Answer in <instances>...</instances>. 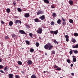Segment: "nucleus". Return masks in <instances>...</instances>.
<instances>
[{
    "mask_svg": "<svg viewBox=\"0 0 78 78\" xmlns=\"http://www.w3.org/2000/svg\"><path fill=\"white\" fill-rule=\"evenodd\" d=\"M73 51H74V53L75 54H77L78 53V51L77 50L75 51L74 50H73Z\"/></svg>",
    "mask_w": 78,
    "mask_h": 78,
    "instance_id": "nucleus-19",
    "label": "nucleus"
},
{
    "mask_svg": "<svg viewBox=\"0 0 78 78\" xmlns=\"http://www.w3.org/2000/svg\"><path fill=\"white\" fill-rule=\"evenodd\" d=\"M73 1H70L69 2V4L70 5H73Z\"/></svg>",
    "mask_w": 78,
    "mask_h": 78,
    "instance_id": "nucleus-20",
    "label": "nucleus"
},
{
    "mask_svg": "<svg viewBox=\"0 0 78 78\" xmlns=\"http://www.w3.org/2000/svg\"><path fill=\"white\" fill-rule=\"evenodd\" d=\"M39 19H41V20H44L45 19V16L43 15L39 17Z\"/></svg>",
    "mask_w": 78,
    "mask_h": 78,
    "instance_id": "nucleus-9",
    "label": "nucleus"
},
{
    "mask_svg": "<svg viewBox=\"0 0 78 78\" xmlns=\"http://www.w3.org/2000/svg\"><path fill=\"white\" fill-rule=\"evenodd\" d=\"M61 20L59 19L58 20L57 23L58 24L60 25L61 24Z\"/></svg>",
    "mask_w": 78,
    "mask_h": 78,
    "instance_id": "nucleus-12",
    "label": "nucleus"
},
{
    "mask_svg": "<svg viewBox=\"0 0 78 78\" xmlns=\"http://www.w3.org/2000/svg\"><path fill=\"white\" fill-rule=\"evenodd\" d=\"M45 55H46V56H47V53H45Z\"/></svg>",
    "mask_w": 78,
    "mask_h": 78,
    "instance_id": "nucleus-53",
    "label": "nucleus"
},
{
    "mask_svg": "<svg viewBox=\"0 0 78 78\" xmlns=\"http://www.w3.org/2000/svg\"><path fill=\"white\" fill-rule=\"evenodd\" d=\"M31 78H36V76L34 74H33L31 76Z\"/></svg>",
    "mask_w": 78,
    "mask_h": 78,
    "instance_id": "nucleus-16",
    "label": "nucleus"
},
{
    "mask_svg": "<svg viewBox=\"0 0 78 78\" xmlns=\"http://www.w3.org/2000/svg\"><path fill=\"white\" fill-rule=\"evenodd\" d=\"M17 10L19 12H22V9L20 8H17Z\"/></svg>",
    "mask_w": 78,
    "mask_h": 78,
    "instance_id": "nucleus-21",
    "label": "nucleus"
},
{
    "mask_svg": "<svg viewBox=\"0 0 78 78\" xmlns=\"http://www.w3.org/2000/svg\"><path fill=\"white\" fill-rule=\"evenodd\" d=\"M36 45L37 47H38V46L39 45V44L38 42H36Z\"/></svg>",
    "mask_w": 78,
    "mask_h": 78,
    "instance_id": "nucleus-23",
    "label": "nucleus"
},
{
    "mask_svg": "<svg viewBox=\"0 0 78 78\" xmlns=\"http://www.w3.org/2000/svg\"><path fill=\"white\" fill-rule=\"evenodd\" d=\"M11 54H9V56H10Z\"/></svg>",
    "mask_w": 78,
    "mask_h": 78,
    "instance_id": "nucleus-60",
    "label": "nucleus"
},
{
    "mask_svg": "<svg viewBox=\"0 0 78 78\" xmlns=\"http://www.w3.org/2000/svg\"><path fill=\"white\" fill-rule=\"evenodd\" d=\"M55 73H57L56 72H55Z\"/></svg>",
    "mask_w": 78,
    "mask_h": 78,
    "instance_id": "nucleus-61",
    "label": "nucleus"
},
{
    "mask_svg": "<svg viewBox=\"0 0 78 78\" xmlns=\"http://www.w3.org/2000/svg\"><path fill=\"white\" fill-rule=\"evenodd\" d=\"M73 64H71V67H73Z\"/></svg>",
    "mask_w": 78,
    "mask_h": 78,
    "instance_id": "nucleus-51",
    "label": "nucleus"
},
{
    "mask_svg": "<svg viewBox=\"0 0 78 78\" xmlns=\"http://www.w3.org/2000/svg\"><path fill=\"white\" fill-rule=\"evenodd\" d=\"M26 42L27 45H30V42L28 41H26Z\"/></svg>",
    "mask_w": 78,
    "mask_h": 78,
    "instance_id": "nucleus-28",
    "label": "nucleus"
},
{
    "mask_svg": "<svg viewBox=\"0 0 78 78\" xmlns=\"http://www.w3.org/2000/svg\"><path fill=\"white\" fill-rule=\"evenodd\" d=\"M27 64L28 65H31L33 64V62L31 60H28Z\"/></svg>",
    "mask_w": 78,
    "mask_h": 78,
    "instance_id": "nucleus-4",
    "label": "nucleus"
},
{
    "mask_svg": "<svg viewBox=\"0 0 78 78\" xmlns=\"http://www.w3.org/2000/svg\"><path fill=\"white\" fill-rule=\"evenodd\" d=\"M34 21L36 22H39V20L38 19H35L34 20Z\"/></svg>",
    "mask_w": 78,
    "mask_h": 78,
    "instance_id": "nucleus-17",
    "label": "nucleus"
},
{
    "mask_svg": "<svg viewBox=\"0 0 78 78\" xmlns=\"http://www.w3.org/2000/svg\"><path fill=\"white\" fill-rule=\"evenodd\" d=\"M5 38L6 39H9V37H8V36H5Z\"/></svg>",
    "mask_w": 78,
    "mask_h": 78,
    "instance_id": "nucleus-45",
    "label": "nucleus"
},
{
    "mask_svg": "<svg viewBox=\"0 0 78 78\" xmlns=\"http://www.w3.org/2000/svg\"><path fill=\"white\" fill-rule=\"evenodd\" d=\"M1 74H0V75Z\"/></svg>",
    "mask_w": 78,
    "mask_h": 78,
    "instance_id": "nucleus-63",
    "label": "nucleus"
},
{
    "mask_svg": "<svg viewBox=\"0 0 78 78\" xmlns=\"http://www.w3.org/2000/svg\"><path fill=\"white\" fill-rule=\"evenodd\" d=\"M74 36H78V33H74Z\"/></svg>",
    "mask_w": 78,
    "mask_h": 78,
    "instance_id": "nucleus-30",
    "label": "nucleus"
},
{
    "mask_svg": "<svg viewBox=\"0 0 78 78\" xmlns=\"http://www.w3.org/2000/svg\"><path fill=\"white\" fill-rule=\"evenodd\" d=\"M22 50H23V49H24V48H22Z\"/></svg>",
    "mask_w": 78,
    "mask_h": 78,
    "instance_id": "nucleus-59",
    "label": "nucleus"
},
{
    "mask_svg": "<svg viewBox=\"0 0 78 78\" xmlns=\"http://www.w3.org/2000/svg\"><path fill=\"white\" fill-rule=\"evenodd\" d=\"M15 24H17V23H20V24H21V21L20 20H16L15 21Z\"/></svg>",
    "mask_w": 78,
    "mask_h": 78,
    "instance_id": "nucleus-7",
    "label": "nucleus"
},
{
    "mask_svg": "<svg viewBox=\"0 0 78 78\" xmlns=\"http://www.w3.org/2000/svg\"><path fill=\"white\" fill-rule=\"evenodd\" d=\"M43 1L45 3H47V4H48L49 3V1L48 0H43Z\"/></svg>",
    "mask_w": 78,
    "mask_h": 78,
    "instance_id": "nucleus-11",
    "label": "nucleus"
},
{
    "mask_svg": "<svg viewBox=\"0 0 78 78\" xmlns=\"http://www.w3.org/2000/svg\"><path fill=\"white\" fill-rule=\"evenodd\" d=\"M9 24L10 26H12V24H13V23L12 21H10V22H9Z\"/></svg>",
    "mask_w": 78,
    "mask_h": 78,
    "instance_id": "nucleus-15",
    "label": "nucleus"
},
{
    "mask_svg": "<svg viewBox=\"0 0 78 78\" xmlns=\"http://www.w3.org/2000/svg\"><path fill=\"white\" fill-rule=\"evenodd\" d=\"M72 42H74V43H75L76 42V40L75 39H73L72 40Z\"/></svg>",
    "mask_w": 78,
    "mask_h": 78,
    "instance_id": "nucleus-31",
    "label": "nucleus"
},
{
    "mask_svg": "<svg viewBox=\"0 0 78 78\" xmlns=\"http://www.w3.org/2000/svg\"><path fill=\"white\" fill-rule=\"evenodd\" d=\"M51 8L53 9L54 8H55V6H54V5H52L51 6Z\"/></svg>",
    "mask_w": 78,
    "mask_h": 78,
    "instance_id": "nucleus-37",
    "label": "nucleus"
},
{
    "mask_svg": "<svg viewBox=\"0 0 78 78\" xmlns=\"http://www.w3.org/2000/svg\"><path fill=\"white\" fill-rule=\"evenodd\" d=\"M78 48V44H76V45H75L73 47V48Z\"/></svg>",
    "mask_w": 78,
    "mask_h": 78,
    "instance_id": "nucleus-14",
    "label": "nucleus"
},
{
    "mask_svg": "<svg viewBox=\"0 0 78 78\" xmlns=\"http://www.w3.org/2000/svg\"><path fill=\"white\" fill-rule=\"evenodd\" d=\"M3 66L0 65V69H3Z\"/></svg>",
    "mask_w": 78,
    "mask_h": 78,
    "instance_id": "nucleus-40",
    "label": "nucleus"
},
{
    "mask_svg": "<svg viewBox=\"0 0 78 78\" xmlns=\"http://www.w3.org/2000/svg\"><path fill=\"white\" fill-rule=\"evenodd\" d=\"M69 22L70 23H73V20H72L71 19H69Z\"/></svg>",
    "mask_w": 78,
    "mask_h": 78,
    "instance_id": "nucleus-22",
    "label": "nucleus"
},
{
    "mask_svg": "<svg viewBox=\"0 0 78 78\" xmlns=\"http://www.w3.org/2000/svg\"><path fill=\"white\" fill-rule=\"evenodd\" d=\"M20 0H16L17 1H19Z\"/></svg>",
    "mask_w": 78,
    "mask_h": 78,
    "instance_id": "nucleus-58",
    "label": "nucleus"
},
{
    "mask_svg": "<svg viewBox=\"0 0 78 78\" xmlns=\"http://www.w3.org/2000/svg\"><path fill=\"white\" fill-rule=\"evenodd\" d=\"M8 67L6 66L4 68L5 70H6V71H8Z\"/></svg>",
    "mask_w": 78,
    "mask_h": 78,
    "instance_id": "nucleus-27",
    "label": "nucleus"
},
{
    "mask_svg": "<svg viewBox=\"0 0 78 78\" xmlns=\"http://www.w3.org/2000/svg\"><path fill=\"white\" fill-rule=\"evenodd\" d=\"M26 27L27 28H30V25H26Z\"/></svg>",
    "mask_w": 78,
    "mask_h": 78,
    "instance_id": "nucleus-39",
    "label": "nucleus"
},
{
    "mask_svg": "<svg viewBox=\"0 0 78 78\" xmlns=\"http://www.w3.org/2000/svg\"><path fill=\"white\" fill-rule=\"evenodd\" d=\"M9 78H14V76L12 74H9Z\"/></svg>",
    "mask_w": 78,
    "mask_h": 78,
    "instance_id": "nucleus-8",
    "label": "nucleus"
},
{
    "mask_svg": "<svg viewBox=\"0 0 78 78\" xmlns=\"http://www.w3.org/2000/svg\"><path fill=\"white\" fill-rule=\"evenodd\" d=\"M44 14V12L41 10L38 11L37 13V15L38 16V15H39V14Z\"/></svg>",
    "mask_w": 78,
    "mask_h": 78,
    "instance_id": "nucleus-2",
    "label": "nucleus"
},
{
    "mask_svg": "<svg viewBox=\"0 0 78 78\" xmlns=\"http://www.w3.org/2000/svg\"><path fill=\"white\" fill-rule=\"evenodd\" d=\"M67 62L69 64L70 63V60L69 59L67 60Z\"/></svg>",
    "mask_w": 78,
    "mask_h": 78,
    "instance_id": "nucleus-38",
    "label": "nucleus"
},
{
    "mask_svg": "<svg viewBox=\"0 0 78 78\" xmlns=\"http://www.w3.org/2000/svg\"><path fill=\"white\" fill-rule=\"evenodd\" d=\"M73 62H76V58H73Z\"/></svg>",
    "mask_w": 78,
    "mask_h": 78,
    "instance_id": "nucleus-26",
    "label": "nucleus"
},
{
    "mask_svg": "<svg viewBox=\"0 0 78 78\" xmlns=\"http://www.w3.org/2000/svg\"><path fill=\"white\" fill-rule=\"evenodd\" d=\"M58 30H55L54 31V34H58Z\"/></svg>",
    "mask_w": 78,
    "mask_h": 78,
    "instance_id": "nucleus-18",
    "label": "nucleus"
},
{
    "mask_svg": "<svg viewBox=\"0 0 78 78\" xmlns=\"http://www.w3.org/2000/svg\"><path fill=\"white\" fill-rule=\"evenodd\" d=\"M53 47V46H52L50 43H48L44 46V48L45 50H51Z\"/></svg>",
    "mask_w": 78,
    "mask_h": 78,
    "instance_id": "nucleus-1",
    "label": "nucleus"
},
{
    "mask_svg": "<svg viewBox=\"0 0 78 78\" xmlns=\"http://www.w3.org/2000/svg\"><path fill=\"white\" fill-rule=\"evenodd\" d=\"M72 57L73 58H75V56L73 55Z\"/></svg>",
    "mask_w": 78,
    "mask_h": 78,
    "instance_id": "nucleus-55",
    "label": "nucleus"
},
{
    "mask_svg": "<svg viewBox=\"0 0 78 78\" xmlns=\"http://www.w3.org/2000/svg\"><path fill=\"white\" fill-rule=\"evenodd\" d=\"M52 54H54V55H55V51H52Z\"/></svg>",
    "mask_w": 78,
    "mask_h": 78,
    "instance_id": "nucleus-46",
    "label": "nucleus"
},
{
    "mask_svg": "<svg viewBox=\"0 0 78 78\" xmlns=\"http://www.w3.org/2000/svg\"><path fill=\"white\" fill-rule=\"evenodd\" d=\"M71 75H72V76H74L75 74H74V73H71Z\"/></svg>",
    "mask_w": 78,
    "mask_h": 78,
    "instance_id": "nucleus-49",
    "label": "nucleus"
},
{
    "mask_svg": "<svg viewBox=\"0 0 78 78\" xmlns=\"http://www.w3.org/2000/svg\"><path fill=\"white\" fill-rule=\"evenodd\" d=\"M30 51L31 53H33L34 51V49L33 48L30 49Z\"/></svg>",
    "mask_w": 78,
    "mask_h": 78,
    "instance_id": "nucleus-29",
    "label": "nucleus"
},
{
    "mask_svg": "<svg viewBox=\"0 0 78 78\" xmlns=\"http://www.w3.org/2000/svg\"><path fill=\"white\" fill-rule=\"evenodd\" d=\"M65 37L66 38V42H69V36L68 35H65Z\"/></svg>",
    "mask_w": 78,
    "mask_h": 78,
    "instance_id": "nucleus-5",
    "label": "nucleus"
},
{
    "mask_svg": "<svg viewBox=\"0 0 78 78\" xmlns=\"http://www.w3.org/2000/svg\"><path fill=\"white\" fill-rule=\"evenodd\" d=\"M40 67V66H39L38 67Z\"/></svg>",
    "mask_w": 78,
    "mask_h": 78,
    "instance_id": "nucleus-62",
    "label": "nucleus"
},
{
    "mask_svg": "<svg viewBox=\"0 0 78 78\" xmlns=\"http://www.w3.org/2000/svg\"><path fill=\"white\" fill-rule=\"evenodd\" d=\"M62 19L63 22H65V21H66V20H65L64 19H63V17H62Z\"/></svg>",
    "mask_w": 78,
    "mask_h": 78,
    "instance_id": "nucleus-44",
    "label": "nucleus"
},
{
    "mask_svg": "<svg viewBox=\"0 0 78 78\" xmlns=\"http://www.w3.org/2000/svg\"><path fill=\"white\" fill-rule=\"evenodd\" d=\"M0 72H1V73H5V72H3V71L2 70H0Z\"/></svg>",
    "mask_w": 78,
    "mask_h": 78,
    "instance_id": "nucleus-42",
    "label": "nucleus"
},
{
    "mask_svg": "<svg viewBox=\"0 0 78 78\" xmlns=\"http://www.w3.org/2000/svg\"><path fill=\"white\" fill-rule=\"evenodd\" d=\"M62 23L64 25L65 24V22H64L63 23Z\"/></svg>",
    "mask_w": 78,
    "mask_h": 78,
    "instance_id": "nucleus-54",
    "label": "nucleus"
},
{
    "mask_svg": "<svg viewBox=\"0 0 78 78\" xmlns=\"http://www.w3.org/2000/svg\"><path fill=\"white\" fill-rule=\"evenodd\" d=\"M18 64H19V65H22V63L21 61H18Z\"/></svg>",
    "mask_w": 78,
    "mask_h": 78,
    "instance_id": "nucleus-24",
    "label": "nucleus"
},
{
    "mask_svg": "<svg viewBox=\"0 0 78 78\" xmlns=\"http://www.w3.org/2000/svg\"><path fill=\"white\" fill-rule=\"evenodd\" d=\"M54 42L55 43V44H58V41H56V40H54Z\"/></svg>",
    "mask_w": 78,
    "mask_h": 78,
    "instance_id": "nucleus-34",
    "label": "nucleus"
},
{
    "mask_svg": "<svg viewBox=\"0 0 78 78\" xmlns=\"http://www.w3.org/2000/svg\"><path fill=\"white\" fill-rule=\"evenodd\" d=\"M1 22L2 24H4V22L3 21H1Z\"/></svg>",
    "mask_w": 78,
    "mask_h": 78,
    "instance_id": "nucleus-47",
    "label": "nucleus"
},
{
    "mask_svg": "<svg viewBox=\"0 0 78 78\" xmlns=\"http://www.w3.org/2000/svg\"><path fill=\"white\" fill-rule=\"evenodd\" d=\"M20 33L21 34H27V33L23 30H20L19 31Z\"/></svg>",
    "mask_w": 78,
    "mask_h": 78,
    "instance_id": "nucleus-6",
    "label": "nucleus"
},
{
    "mask_svg": "<svg viewBox=\"0 0 78 78\" xmlns=\"http://www.w3.org/2000/svg\"><path fill=\"white\" fill-rule=\"evenodd\" d=\"M51 25H53L54 24H55V23L54 22H53V21H52L51 23Z\"/></svg>",
    "mask_w": 78,
    "mask_h": 78,
    "instance_id": "nucleus-35",
    "label": "nucleus"
},
{
    "mask_svg": "<svg viewBox=\"0 0 78 78\" xmlns=\"http://www.w3.org/2000/svg\"><path fill=\"white\" fill-rule=\"evenodd\" d=\"M15 77L16 78H19V76H18L17 75H16L15 76Z\"/></svg>",
    "mask_w": 78,
    "mask_h": 78,
    "instance_id": "nucleus-50",
    "label": "nucleus"
},
{
    "mask_svg": "<svg viewBox=\"0 0 78 78\" xmlns=\"http://www.w3.org/2000/svg\"><path fill=\"white\" fill-rule=\"evenodd\" d=\"M61 70V68H58L56 69V70Z\"/></svg>",
    "mask_w": 78,
    "mask_h": 78,
    "instance_id": "nucleus-43",
    "label": "nucleus"
},
{
    "mask_svg": "<svg viewBox=\"0 0 78 78\" xmlns=\"http://www.w3.org/2000/svg\"><path fill=\"white\" fill-rule=\"evenodd\" d=\"M24 16L25 17H30V14H29L28 13H26L24 15Z\"/></svg>",
    "mask_w": 78,
    "mask_h": 78,
    "instance_id": "nucleus-10",
    "label": "nucleus"
},
{
    "mask_svg": "<svg viewBox=\"0 0 78 78\" xmlns=\"http://www.w3.org/2000/svg\"><path fill=\"white\" fill-rule=\"evenodd\" d=\"M29 36H30L31 37H33V34L32 33H30L29 34Z\"/></svg>",
    "mask_w": 78,
    "mask_h": 78,
    "instance_id": "nucleus-32",
    "label": "nucleus"
},
{
    "mask_svg": "<svg viewBox=\"0 0 78 78\" xmlns=\"http://www.w3.org/2000/svg\"><path fill=\"white\" fill-rule=\"evenodd\" d=\"M7 12V13H9V12H11V10H10V9H7L6 10Z\"/></svg>",
    "mask_w": 78,
    "mask_h": 78,
    "instance_id": "nucleus-13",
    "label": "nucleus"
},
{
    "mask_svg": "<svg viewBox=\"0 0 78 78\" xmlns=\"http://www.w3.org/2000/svg\"><path fill=\"white\" fill-rule=\"evenodd\" d=\"M12 36L14 38V37H16V35H15L14 34H12Z\"/></svg>",
    "mask_w": 78,
    "mask_h": 78,
    "instance_id": "nucleus-25",
    "label": "nucleus"
},
{
    "mask_svg": "<svg viewBox=\"0 0 78 78\" xmlns=\"http://www.w3.org/2000/svg\"><path fill=\"white\" fill-rule=\"evenodd\" d=\"M56 13H52V16L54 17H55L56 16Z\"/></svg>",
    "mask_w": 78,
    "mask_h": 78,
    "instance_id": "nucleus-33",
    "label": "nucleus"
},
{
    "mask_svg": "<svg viewBox=\"0 0 78 78\" xmlns=\"http://www.w3.org/2000/svg\"><path fill=\"white\" fill-rule=\"evenodd\" d=\"M73 50L72 51V50H71L69 51L70 55H72V53H73Z\"/></svg>",
    "mask_w": 78,
    "mask_h": 78,
    "instance_id": "nucleus-36",
    "label": "nucleus"
},
{
    "mask_svg": "<svg viewBox=\"0 0 78 78\" xmlns=\"http://www.w3.org/2000/svg\"><path fill=\"white\" fill-rule=\"evenodd\" d=\"M51 33H52V34H54V31H50Z\"/></svg>",
    "mask_w": 78,
    "mask_h": 78,
    "instance_id": "nucleus-48",
    "label": "nucleus"
},
{
    "mask_svg": "<svg viewBox=\"0 0 78 78\" xmlns=\"http://www.w3.org/2000/svg\"><path fill=\"white\" fill-rule=\"evenodd\" d=\"M55 68H56V69H58L59 68V67L57 66L56 65H55L54 66Z\"/></svg>",
    "mask_w": 78,
    "mask_h": 78,
    "instance_id": "nucleus-41",
    "label": "nucleus"
},
{
    "mask_svg": "<svg viewBox=\"0 0 78 78\" xmlns=\"http://www.w3.org/2000/svg\"><path fill=\"white\" fill-rule=\"evenodd\" d=\"M13 5H15L16 4V3H15L14 2H13Z\"/></svg>",
    "mask_w": 78,
    "mask_h": 78,
    "instance_id": "nucleus-52",
    "label": "nucleus"
},
{
    "mask_svg": "<svg viewBox=\"0 0 78 78\" xmlns=\"http://www.w3.org/2000/svg\"><path fill=\"white\" fill-rule=\"evenodd\" d=\"M45 72H46V71H44V73H45Z\"/></svg>",
    "mask_w": 78,
    "mask_h": 78,
    "instance_id": "nucleus-57",
    "label": "nucleus"
},
{
    "mask_svg": "<svg viewBox=\"0 0 78 78\" xmlns=\"http://www.w3.org/2000/svg\"><path fill=\"white\" fill-rule=\"evenodd\" d=\"M42 32V29L40 28L38 30H37V32L39 34H41Z\"/></svg>",
    "mask_w": 78,
    "mask_h": 78,
    "instance_id": "nucleus-3",
    "label": "nucleus"
},
{
    "mask_svg": "<svg viewBox=\"0 0 78 78\" xmlns=\"http://www.w3.org/2000/svg\"><path fill=\"white\" fill-rule=\"evenodd\" d=\"M2 62V59H0V62Z\"/></svg>",
    "mask_w": 78,
    "mask_h": 78,
    "instance_id": "nucleus-56",
    "label": "nucleus"
}]
</instances>
